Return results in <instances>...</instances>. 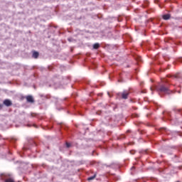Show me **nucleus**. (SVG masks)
<instances>
[{
    "label": "nucleus",
    "mask_w": 182,
    "mask_h": 182,
    "mask_svg": "<svg viewBox=\"0 0 182 182\" xmlns=\"http://www.w3.org/2000/svg\"><path fill=\"white\" fill-rule=\"evenodd\" d=\"M168 86H170V80L164 78L162 80V83L160 84L158 87H151L150 89L153 92V90H157L159 93H164V95H170L171 91L168 89Z\"/></svg>",
    "instance_id": "obj_1"
},
{
    "label": "nucleus",
    "mask_w": 182,
    "mask_h": 182,
    "mask_svg": "<svg viewBox=\"0 0 182 182\" xmlns=\"http://www.w3.org/2000/svg\"><path fill=\"white\" fill-rule=\"evenodd\" d=\"M160 133H162L163 134H166L167 136H174V134H178V132H176L174 131H170V129L166 128V127H161L159 129Z\"/></svg>",
    "instance_id": "obj_2"
},
{
    "label": "nucleus",
    "mask_w": 182,
    "mask_h": 182,
    "mask_svg": "<svg viewBox=\"0 0 182 182\" xmlns=\"http://www.w3.org/2000/svg\"><path fill=\"white\" fill-rule=\"evenodd\" d=\"M2 180H4V182H15L14 178H12V176L9 174H2L1 175Z\"/></svg>",
    "instance_id": "obj_3"
},
{
    "label": "nucleus",
    "mask_w": 182,
    "mask_h": 182,
    "mask_svg": "<svg viewBox=\"0 0 182 182\" xmlns=\"http://www.w3.org/2000/svg\"><path fill=\"white\" fill-rule=\"evenodd\" d=\"M31 146H36V143L33 141V139H28V143L24 145L23 150H28Z\"/></svg>",
    "instance_id": "obj_4"
},
{
    "label": "nucleus",
    "mask_w": 182,
    "mask_h": 182,
    "mask_svg": "<svg viewBox=\"0 0 182 182\" xmlns=\"http://www.w3.org/2000/svg\"><path fill=\"white\" fill-rule=\"evenodd\" d=\"M129 95H130V92H127V91H124L122 92H119L117 94V96H121L122 99H127Z\"/></svg>",
    "instance_id": "obj_5"
},
{
    "label": "nucleus",
    "mask_w": 182,
    "mask_h": 182,
    "mask_svg": "<svg viewBox=\"0 0 182 182\" xmlns=\"http://www.w3.org/2000/svg\"><path fill=\"white\" fill-rule=\"evenodd\" d=\"M168 77H172L173 80H178V79H182V75L181 73H178L176 75H168Z\"/></svg>",
    "instance_id": "obj_6"
},
{
    "label": "nucleus",
    "mask_w": 182,
    "mask_h": 182,
    "mask_svg": "<svg viewBox=\"0 0 182 182\" xmlns=\"http://www.w3.org/2000/svg\"><path fill=\"white\" fill-rule=\"evenodd\" d=\"M3 104L4 105V106L9 107V106H12V101H11V100H5L3 102Z\"/></svg>",
    "instance_id": "obj_7"
},
{
    "label": "nucleus",
    "mask_w": 182,
    "mask_h": 182,
    "mask_svg": "<svg viewBox=\"0 0 182 182\" xmlns=\"http://www.w3.org/2000/svg\"><path fill=\"white\" fill-rule=\"evenodd\" d=\"M26 100L28 103H34L35 102V100H33V97H32V95H28L26 97Z\"/></svg>",
    "instance_id": "obj_8"
},
{
    "label": "nucleus",
    "mask_w": 182,
    "mask_h": 182,
    "mask_svg": "<svg viewBox=\"0 0 182 182\" xmlns=\"http://www.w3.org/2000/svg\"><path fill=\"white\" fill-rule=\"evenodd\" d=\"M171 17V16L170 14H165L163 16V19H164V21H168V19H170V18Z\"/></svg>",
    "instance_id": "obj_9"
},
{
    "label": "nucleus",
    "mask_w": 182,
    "mask_h": 182,
    "mask_svg": "<svg viewBox=\"0 0 182 182\" xmlns=\"http://www.w3.org/2000/svg\"><path fill=\"white\" fill-rule=\"evenodd\" d=\"M134 58L135 60H136V62H141V57H140L137 55H134Z\"/></svg>",
    "instance_id": "obj_10"
},
{
    "label": "nucleus",
    "mask_w": 182,
    "mask_h": 182,
    "mask_svg": "<svg viewBox=\"0 0 182 182\" xmlns=\"http://www.w3.org/2000/svg\"><path fill=\"white\" fill-rule=\"evenodd\" d=\"M38 57H39V53H38L37 51H34L33 53V58H34L35 59H38Z\"/></svg>",
    "instance_id": "obj_11"
},
{
    "label": "nucleus",
    "mask_w": 182,
    "mask_h": 182,
    "mask_svg": "<svg viewBox=\"0 0 182 182\" xmlns=\"http://www.w3.org/2000/svg\"><path fill=\"white\" fill-rule=\"evenodd\" d=\"M100 48V44L99 43H96L93 45V49H99Z\"/></svg>",
    "instance_id": "obj_12"
},
{
    "label": "nucleus",
    "mask_w": 182,
    "mask_h": 182,
    "mask_svg": "<svg viewBox=\"0 0 182 182\" xmlns=\"http://www.w3.org/2000/svg\"><path fill=\"white\" fill-rule=\"evenodd\" d=\"M96 178V174H95L92 176H90L89 178H87V181H92V180H95Z\"/></svg>",
    "instance_id": "obj_13"
},
{
    "label": "nucleus",
    "mask_w": 182,
    "mask_h": 182,
    "mask_svg": "<svg viewBox=\"0 0 182 182\" xmlns=\"http://www.w3.org/2000/svg\"><path fill=\"white\" fill-rule=\"evenodd\" d=\"M174 111L177 112V113H180L181 114H182V109H175Z\"/></svg>",
    "instance_id": "obj_14"
},
{
    "label": "nucleus",
    "mask_w": 182,
    "mask_h": 182,
    "mask_svg": "<svg viewBox=\"0 0 182 182\" xmlns=\"http://www.w3.org/2000/svg\"><path fill=\"white\" fill-rule=\"evenodd\" d=\"M164 115L167 116L168 117H170L171 116V114L168 112H164Z\"/></svg>",
    "instance_id": "obj_15"
},
{
    "label": "nucleus",
    "mask_w": 182,
    "mask_h": 182,
    "mask_svg": "<svg viewBox=\"0 0 182 182\" xmlns=\"http://www.w3.org/2000/svg\"><path fill=\"white\" fill-rule=\"evenodd\" d=\"M65 145H66L67 149L70 148L71 146H72V145L70 144V143H69V142H66Z\"/></svg>",
    "instance_id": "obj_16"
},
{
    "label": "nucleus",
    "mask_w": 182,
    "mask_h": 182,
    "mask_svg": "<svg viewBox=\"0 0 182 182\" xmlns=\"http://www.w3.org/2000/svg\"><path fill=\"white\" fill-rule=\"evenodd\" d=\"M149 6V1H146L145 4L144 5V8H146V6Z\"/></svg>",
    "instance_id": "obj_17"
},
{
    "label": "nucleus",
    "mask_w": 182,
    "mask_h": 182,
    "mask_svg": "<svg viewBox=\"0 0 182 182\" xmlns=\"http://www.w3.org/2000/svg\"><path fill=\"white\" fill-rule=\"evenodd\" d=\"M171 39L170 38H165V42L168 43V41H171Z\"/></svg>",
    "instance_id": "obj_18"
},
{
    "label": "nucleus",
    "mask_w": 182,
    "mask_h": 182,
    "mask_svg": "<svg viewBox=\"0 0 182 182\" xmlns=\"http://www.w3.org/2000/svg\"><path fill=\"white\" fill-rule=\"evenodd\" d=\"M134 153H136V151H134V150L130 151V154H134Z\"/></svg>",
    "instance_id": "obj_19"
},
{
    "label": "nucleus",
    "mask_w": 182,
    "mask_h": 182,
    "mask_svg": "<svg viewBox=\"0 0 182 182\" xmlns=\"http://www.w3.org/2000/svg\"><path fill=\"white\" fill-rule=\"evenodd\" d=\"M2 107H4V104H0V109H2Z\"/></svg>",
    "instance_id": "obj_20"
},
{
    "label": "nucleus",
    "mask_w": 182,
    "mask_h": 182,
    "mask_svg": "<svg viewBox=\"0 0 182 182\" xmlns=\"http://www.w3.org/2000/svg\"><path fill=\"white\" fill-rule=\"evenodd\" d=\"M134 117H139V114H134Z\"/></svg>",
    "instance_id": "obj_21"
},
{
    "label": "nucleus",
    "mask_w": 182,
    "mask_h": 182,
    "mask_svg": "<svg viewBox=\"0 0 182 182\" xmlns=\"http://www.w3.org/2000/svg\"><path fill=\"white\" fill-rule=\"evenodd\" d=\"M107 95H108V96L109 97H112V95H110V92H107Z\"/></svg>",
    "instance_id": "obj_22"
},
{
    "label": "nucleus",
    "mask_w": 182,
    "mask_h": 182,
    "mask_svg": "<svg viewBox=\"0 0 182 182\" xmlns=\"http://www.w3.org/2000/svg\"><path fill=\"white\" fill-rule=\"evenodd\" d=\"M16 141V139H12V143H15Z\"/></svg>",
    "instance_id": "obj_23"
},
{
    "label": "nucleus",
    "mask_w": 182,
    "mask_h": 182,
    "mask_svg": "<svg viewBox=\"0 0 182 182\" xmlns=\"http://www.w3.org/2000/svg\"><path fill=\"white\" fill-rule=\"evenodd\" d=\"M134 168H135L134 166L132 167V170H134Z\"/></svg>",
    "instance_id": "obj_24"
},
{
    "label": "nucleus",
    "mask_w": 182,
    "mask_h": 182,
    "mask_svg": "<svg viewBox=\"0 0 182 182\" xmlns=\"http://www.w3.org/2000/svg\"><path fill=\"white\" fill-rule=\"evenodd\" d=\"M109 167H112V168H113V164H112V165H111V166H109Z\"/></svg>",
    "instance_id": "obj_25"
},
{
    "label": "nucleus",
    "mask_w": 182,
    "mask_h": 182,
    "mask_svg": "<svg viewBox=\"0 0 182 182\" xmlns=\"http://www.w3.org/2000/svg\"><path fill=\"white\" fill-rule=\"evenodd\" d=\"M48 69H49V70H50V69H51V68H50V66H49V67H48Z\"/></svg>",
    "instance_id": "obj_26"
},
{
    "label": "nucleus",
    "mask_w": 182,
    "mask_h": 182,
    "mask_svg": "<svg viewBox=\"0 0 182 182\" xmlns=\"http://www.w3.org/2000/svg\"><path fill=\"white\" fill-rule=\"evenodd\" d=\"M142 93H146V92H144V91H142Z\"/></svg>",
    "instance_id": "obj_27"
},
{
    "label": "nucleus",
    "mask_w": 182,
    "mask_h": 182,
    "mask_svg": "<svg viewBox=\"0 0 182 182\" xmlns=\"http://www.w3.org/2000/svg\"><path fill=\"white\" fill-rule=\"evenodd\" d=\"M144 153H147V151H145Z\"/></svg>",
    "instance_id": "obj_28"
},
{
    "label": "nucleus",
    "mask_w": 182,
    "mask_h": 182,
    "mask_svg": "<svg viewBox=\"0 0 182 182\" xmlns=\"http://www.w3.org/2000/svg\"><path fill=\"white\" fill-rule=\"evenodd\" d=\"M68 41H70V38H68Z\"/></svg>",
    "instance_id": "obj_29"
},
{
    "label": "nucleus",
    "mask_w": 182,
    "mask_h": 182,
    "mask_svg": "<svg viewBox=\"0 0 182 182\" xmlns=\"http://www.w3.org/2000/svg\"><path fill=\"white\" fill-rule=\"evenodd\" d=\"M124 137H125V136H123V139H124Z\"/></svg>",
    "instance_id": "obj_30"
}]
</instances>
